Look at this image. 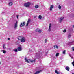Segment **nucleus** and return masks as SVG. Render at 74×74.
Instances as JSON below:
<instances>
[{"mask_svg": "<svg viewBox=\"0 0 74 74\" xmlns=\"http://www.w3.org/2000/svg\"><path fill=\"white\" fill-rule=\"evenodd\" d=\"M64 19V17H60V18L59 19V22H62V20H63Z\"/></svg>", "mask_w": 74, "mask_h": 74, "instance_id": "obj_7", "label": "nucleus"}, {"mask_svg": "<svg viewBox=\"0 0 74 74\" xmlns=\"http://www.w3.org/2000/svg\"><path fill=\"white\" fill-rule=\"evenodd\" d=\"M58 8L59 9H61V6H60V5H59L58 7Z\"/></svg>", "mask_w": 74, "mask_h": 74, "instance_id": "obj_24", "label": "nucleus"}, {"mask_svg": "<svg viewBox=\"0 0 74 74\" xmlns=\"http://www.w3.org/2000/svg\"><path fill=\"white\" fill-rule=\"evenodd\" d=\"M54 49H56V48L57 49H58L59 46L57 45H55L54 46Z\"/></svg>", "mask_w": 74, "mask_h": 74, "instance_id": "obj_12", "label": "nucleus"}, {"mask_svg": "<svg viewBox=\"0 0 74 74\" xmlns=\"http://www.w3.org/2000/svg\"><path fill=\"white\" fill-rule=\"evenodd\" d=\"M59 55V53H57L56 54V57H57L58 56V55Z\"/></svg>", "mask_w": 74, "mask_h": 74, "instance_id": "obj_21", "label": "nucleus"}, {"mask_svg": "<svg viewBox=\"0 0 74 74\" xmlns=\"http://www.w3.org/2000/svg\"><path fill=\"white\" fill-rule=\"evenodd\" d=\"M17 50L18 51H21L22 50V49L21 47H18L17 48Z\"/></svg>", "mask_w": 74, "mask_h": 74, "instance_id": "obj_5", "label": "nucleus"}, {"mask_svg": "<svg viewBox=\"0 0 74 74\" xmlns=\"http://www.w3.org/2000/svg\"><path fill=\"white\" fill-rule=\"evenodd\" d=\"M72 49L73 51H74V47H72Z\"/></svg>", "mask_w": 74, "mask_h": 74, "instance_id": "obj_34", "label": "nucleus"}, {"mask_svg": "<svg viewBox=\"0 0 74 74\" xmlns=\"http://www.w3.org/2000/svg\"><path fill=\"white\" fill-rule=\"evenodd\" d=\"M31 3L30 2H27L24 4V6L26 7H29Z\"/></svg>", "mask_w": 74, "mask_h": 74, "instance_id": "obj_1", "label": "nucleus"}, {"mask_svg": "<svg viewBox=\"0 0 74 74\" xmlns=\"http://www.w3.org/2000/svg\"><path fill=\"white\" fill-rule=\"evenodd\" d=\"M47 39H45V43H46L47 42Z\"/></svg>", "mask_w": 74, "mask_h": 74, "instance_id": "obj_30", "label": "nucleus"}, {"mask_svg": "<svg viewBox=\"0 0 74 74\" xmlns=\"http://www.w3.org/2000/svg\"><path fill=\"white\" fill-rule=\"evenodd\" d=\"M51 24L50 23L49 24V32H51Z\"/></svg>", "mask_w": 74, "mask_h": 74, "instance_id": "obj_11", "label": "nucleus"}, {"mask_svg": "<svg viewBox=\"0 0 74 74\" xmlns=\"http://www.w3.org/2000/svg\"><path fill=\"white\" fill-rule=\"evenodd\" d=\"M72 64L73 65V66H74V61L72 63Z\"/></svg>", "mask_w": 74, "mask_h": 74, "instance_id": "obj_27", "label": "nucleus"}, {"mask_svg": "<svg viewBox=\"0 0 74 74\" xmlns=\"http://www.w3.org/2000/svg\"><path fill=\"white\" fill-rule=\"evenodd\" d=\"M2 51H3V53L5 54V53H6V51L4 50H2Z\"/></svg>", "mask_w": 74, "mask_h": 74, "instance_id": "obj_18", "label": "nucleus"}, {"mask_svg": "<svg viewBox=\"0 0 74 74\" xmlns=\"http://www.w3.org/2000/svg\"><path fill=\"white\" fill-rule=\"evenodd\" d=\"M41 18H42L41 16L40 15H39L38 16V19H41Z\"/></svg>", "mask_w": 74, "mask_h": 74, "instance_id": "obj_16", "label": "nucleus"}, {"mask_svg": "<svg viewBox=\"0 0 74 74\" xmlns=\"http://www.w3.org/2000/svg\"><path fill=\"white\" fill-rule=\"evenodd\" d=\"M66 69L67 71H69L70 70V68L68 66H66Z\"/></svg>", "mask_w": 74, "mask_h": 74, "instance_id": "obj_14", "label": "nucleus"}, {"mask_svg": "<svg viewBox=\"0 0 74 74\" xmlns=\"http://www.w3.org/2000/svg\"><path fill=\"white\" fill-rule=\"evenodd\" d=\"M63 32L64 33H65V32H66V29H65L63 31Z\"/></svg>", "mask_w": 74, "mask_h": 74, "instance_id": "obj_29", "label": "nucleus"}, {"mask_svg": "<svg viewBox=\"0 0 74 74\" xmlns=\"http://www.w3.org/2000/svg\"><path fill=\"white\" fill-rule=\"evenodd\" d=\"M26 23L25 22H23V23H21L20 26V27H22L23 26H24L25 25V24Z\"/></svg>", "mask_w": 74, "mask_h": 74, "instance_id": "obj_3", "label": "nucleus"}, {"mask_svg": "<svg viewBox=\"0 0 74 74\" xmlns=\"http://www.w3.org/2000/svg\"><path fill=\"white\" fill-rule=\"evenodd\" d=\"M29 22H30V19H28L27 23H29Z\"/></svg>", "mask_w": 74, "mask_h": 74, "instance_id": "obj_23", "label": "nucleus"}, {"mask_svg": "<svg viewBox=\"0 0 74 74\" xmlns=\"http://www.w3.org/2000/svg\"><path fill=\"white\" fill-rule=\"evenodd\" d=\"M70 44H72V43H73V42H70Z\"/></svg>", "mask_w": 74, "mask_h": 74, "instance_id": "obj_35", "label": "nucleus"}, {"mask_svg": "<svg viewBox=\"0 0 74 74\" xmlns=\"http://www.w3.org/2000/svg\"><path fill=\"white\" fill-rule=\"evenodd\" d=\"M70 37H71V35H70V34H69V35H68V38H70Z\"/></svg>", "mask_w": 74, "mask_h": 74, "instance_id": "obj_26", "label": "nucleus"}, {"mask_svg": "<svg viewBox=\"0 0 74 74\" xmlns=\"http://www.w3.org/2000/svg\"><path fill=\"white\" fill-rule=\"evenodd\" d=\"M32 62V60H28V62L30 63Z\"/></svg>", "mask_w": 74, "mask_h": 74, "instance_id": "obj_22", "label": "nucleus"}, {"mask_svg": "<svg viewBox=\"0 0 74 74\" xmlns=\"http://www.w3.org/2000/svg\"><path fill=\"white\" fill-rule=\"evenodd\" d=\"M13 5V3H12V2H10L9 3V6H11L12 5Z\"/></svg>", "mask_w": 74, "mask_h": 74, "instance_id": "obj_13", "label": "nucleus"}, {"mask_svg": "<svg viewBox=\"0 0 74 74\" xmlns=\"http://www.w3.org/2000/svg\"><path fill=\"white\" fill-rule=\"evenodd\" d=\"M36 31L37 32H38V33H41L42 31L41 30H40L38 29H37L36 30Z\"/></svg>", "mask_w": 74, "mask_h": 74, "instance_id": "obj_8", "label": "nucleus"}, {"mask_svg": "<svg viewBox=\"0 0 74 74\" xmlns=\"http://www.w3.org/2000/svg\"><path fill=\"white\" fill-rule=\"evenodd\" d=\"M53 5H51L50 7V10L51 11H52V9L53 8Z\"/></svg>", "mask_w": 74, "mask_h": 74, "instance_id": "obj_6", "label": "nucleus"}, {"mask_svg": "<svg viewBox=\"0 0 74 74\" xmlns=\"http://www.w3.org/2000/svg\"><path fill=\"white\" fill-rule=\"evenodd\" d=\"M55 71L56 72V73L57 74H60V73L58 71V70H55Z\"/></svg>", "mask_w": 74, "mask_h": 74, "instance_id": "obj_15", "label": "nucleus"}, {"mask_svg": "<svg viewBox=\"0 0 74 74\" xmlns=\"http://www.w3.org/2000/svg\"><path fill=\"white\" fill-rule=\"evenodd\" d=\"M41 71V70H40L39 71H37L36 72H35L34 74H39V73H40V72H41V71Z\"/></svg>", "mask_w": 74, "mask_h": 74, "instance_id": "obj_9", "label": "nucleus"}, {"mask_svg": "<svg viewBox=\"0 0 74 74\" xmlns=\"http://www.w3.org/2000/svg\"><path fill=\"white\" fill-rule=\"evenodd\" d=\"M25 60L26 61L27 60V59H26V58H25Z\"/></svg>", "mask_w": 74, "mask_h": 74, "instance_id": "obj_36", "label": "nucleus"}, {"mask_svg": "<svg viewBox=\"0 0 74 74\" xmlns=\"http://www.w3.org/2000/svg\"><path fill=\"white\" fill-rule=\"evenodd\" d=\"M18 24V21H16V23H15V25H14V29L15 30H16V27H17V26H18V25H17Z\"/></svg>", "mask_w": 74, "mask_h": 74, "instance_id": "obj_4", "label": "nucleus"}, {"mask_svg": "<svg viewBox=\"0 0 74 74\" xmlns=\"http://www.w3.org/2000/svg\"><path fill=\"white\" fill-rule=\"evenodd\" d=\"M18 51V49H16L14 50V52H17Z\"/></svg>", "mask_w": 74, "mask_h": 74, "instance_id": "obj_28", "label": "nucleus"}, {"mask_svg": "<svg viewBox=\"0 0 74 74\" xmlns=\"http://www.w3.org/2000/svg\"><path fill=\"white\" fill-rule=\"evenodd\" d=\"M73 28H74V25H73Z\"/></svg>", "mask_w": 74, "mask_h": 74, "instance_id": "obj_38", "label": "nucleus"}, {"mask_svg": "<svg viewBox=\"0 0 74 74\" xmlns=\"http://www.w3.org/2000/svg\"><path fill=\"white\" fill-rule=\"evenodd\" d=\"M23 38V37L22 36H19L18 37V40H20V41L21 40H22V39Z\"/></svg>", "mask_w": 74, "mask_h": 74, "instance_id": "obj_10", "label": "nucleus"}, {"mask_svg": "<svg viewBox=\"0 0 74 74\" xmlns=\"http://www.w3.org/2000/svg\"><path fill=\"white\" fill-rule=\"evenodd\" d=\"M32 62H34L35 63V61H36V59L31 60Z\"/></svg>", "mask_w": 74, "mask_h": 74, "instance_id": "obj_19", "label": "nucleus"}, {"mask_svg": "<svg viewBox=\"0 0 74 74\" xmlns=\"http://www.w3.org/2000/svg\"><path fill=\"white\" fill-rule=\"evenodd\" d=\"M3 48L4 49H5L6 48V47H5V44H4L3 45Z\"/></svg>", "mask_w": 74, "mask_h": 74, "instance_id": "obj_17", "label": "nucleus"}, {"mask_svg": "<svg viewBox=\"0 0 74 74\" xmlns=\"http://www.w3.org/2000/svg\"><path fill=\"white\" fill-rule=\"evenodd\" d=\"M26 62L27 63H29V60H26Z\"/></svg>", "mask_w": 74, "mask_h": 74, "instance_id": "obj_31", "label": "nucleus"}, {"mask_svg": "<svg viewBox=\"0 0 74 74\" xmlns=\"http://www.w3.org/2000/svg\"><path fill=\"white\" fill-rule=\"evenodd\" d=\"M26 41V39L24 37H23L22 39L21 40V42H25Z\"/></svg>", "mask_w": 74, "mask_h": 74, "instance_id": "obj_2", "label": "nucleus"}, {"mask_svg": "<svg viewBox=\"0 0 74 74\" xmlns=\"http://www.w3.org/2000/svg\"><path fill=\"white\" fill-rule=\"evenodd\" d=\"M71 59H73V58H71Z\"/></svg>", "mask_w": 74, "mask_h": 74, "instance_id": "obj_39", "label": "nucleus"}, {"mask_svg": "<svg viewBox=\"0 0 74 74\" xmlns=\"http://www.w3.org/2000/svg\"><path fill=\"white\" fill-rule=\"evenodd\" d=\"M65 53H66V50H64L63 51V54H65Z\"/></svg>", "mask_w": 74, "mask_h": 74, "instance_id": "obj_25", "label": "nucleus"}, {"mask_svg": "<svg viewBox=\"0 0 74 74\" xmlns=\"http://www.w3.org/2000/svg\"><path fill=\"white\" fill-rule=\"evenodd\" d=\"M8 40H10V38H8Z\"/></svg>", "mask_w": 74, "mask_h": 74, "instance_id": "obj_37", "label": "nucleus"}, {"mask_svg": "<svg viewBox=\"0 0 74 74\" xmlns=\"http://www.w3.org/2000/svg\"><path fill=\"white\" fill-rule=\"evenodd\" d=\"M72 74H74V73H72Z\"/></svg>", "mask_w": 74, "mask_h": 74, "instance_id": "obj_40", "label": "nucleus"}, {"mask_svg": "<svg viewBox=\"0 0 74 74\" xmlns=\"http://www.w3.org/2000/svg\"><path fill=\"white\" fill-rule=\"evenodd\" d=\"M16 16L17 19H18V17H19V15H17Z\"/></svg>", "mask_w": 74, "mask_h": 74, "instance_id": "obj_33", "label": "nucleus"}, {"mask_svg": "<svg viewBox=\"0 0 74 74\" xmlns=\"http://www.w3.org/2000/svg\"><path fill=\"white\" fill-rule=\"evenodd\" d=\"M29 25V23H27V24L26 25V26H28V25Z\"/></svg>", "mask_w": 74, "mask_h": 74, "instance_id": "obj_32", "label": "nucleus"}, {"mask_svg": "<svg viewBox=\"0 0 74 74\" xmlns=\"http://www.w3.org/2000/svg\"><path fill=\"white\" fill-rule=\"evenodd\" d=\"M35 8H38V5H35Z\"/></svg>", "mask_w": 74, "mask_h": 74, "instance_id": "obj_20", "label": "nucleus"}]
</instances>
